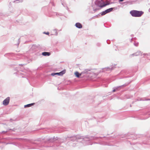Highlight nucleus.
Wrapping results in <instances>:
<instances>
[{
	"label": "nucleus",
	"instance_id": "f257e3e1",
	"mask_svg": "<svg viewBox=\"0 0 150 150\" xmlns=\"http://www.w3.org/2000/svg\"><path fill=\"white\" fill-rule=\"evenodd\" d=\"M130 13L133 17H140L144 13V12L142 11L133 10L130 12Z\"/></svg>",
	"mask_w": 150,
	"mask_h": 150
},
{
	"label": "nucleus",
	"instance_id": "f03ea898",
	"mask_svg": "<svg viewBox=\"0 0 150 150\" xmlns=\"http://www.w3.org/2000/svg\"><path fill=\"white\" fill-rule=\"evenodd\" d=\"M97 1L98 5L101 7H103L109 4V3L108 2H107L106 4H104L103 1H102V0H101V1Z\"/></svg>",
	"mask_w": 150,
	"mask_h": 150
},
{
	"label": "nucleus",
	"instance_id": "7ed1b4c3",
	"mask_svg": "<svg viewBox=\"0 0 150 150\" xmlns=\"http://www.w3.org/2000/svg\"><path fill=\"white\" fill-rule=\"evenodd\" d=\"M10 99V98L9 97L7 98L3 101V104L5 105H8L9 103Z\"/></svg>",
	"mask_w": 150,
	"mask_h": 150
},
{
	"label": "nucleus",
	"instance_id": "20e7f679",
	"mask_svg": "<svg viewBox=\"0 0 150 150\" xmlns=\"http://www.w3.org/2000/svg\"><path fill=\"white\" fill-rule=\"evenodd\" d=\"M75 25L76 27L79 28H81L82 27V25L79 23H76Z\"/></svg>",
	"mask_w": 150,
	"mask_h": 150
},
{
	"label": "nucleus",
	"instance_id": "39448f33",
	"mask_svg": "<svg viewBox=\"0 0 150 150\" xmlns=\"http://www.w3.org/2000/svg\"><path fill=\"white\" fill-rule=\"evenodd\" d=\"M42 55L44 56H49L50 55V53L49 52H44L42 53Z\"/></svg>",
	"mask_w": 150,
	"mask_h": 150
},
{
	"label": "nucleus",
	"instance_id": "423d86ee",
	"mask_svg": "<svg viewBox=\"0 0 150 150\" xmlns=\"http://www.w3.org/2000/svg\"><path fill=\"white\" fill-rule=\"evenodd\" d=\"M65 71H63L59 73H55L56 75H62L63 74H65Z\"/></svg>",
	"mask_w": 150,
	"mask_h": 150
},
{
	"label": "nucleus",
	"instance_id": "0eeeda50",
	"mask_svg": "<svg viewBox=\"0 0 150 150\" xmlns=\"http://www.w3.org/2000/svg\"><path fill=\"white\" fill-rule=\"evenodd\" d=\"M34 104V103H32L28 104H27V105H24V107L25 108H26V107H30L33 105Z\"/></svg>",
	"mask_w": 150,
	"mask_h": 150
},
{
	"label": "nucleus",
	"instance_id": "6e6552de",
	"mask_svg": "<svg viewBox=\"0 0 150 150\" xmlns=\"http://www.w3.org/2000/svg\"><path fill=\"white\" fill-rule=\"evenodd\" d=\"M75 74L76 76L77 77H79L81 75V74H79L78 72L76 71L75 73Z\"/></svg>",
	"mask_w": 150,
	"mask_h": 150
},
{
	"label": "nucleus",
	"instance_id": "1a4fd4ad",
	"mask_svg": "<svg viewBox=\"0 0 150 150\" xmlns=\"http://www.w3.org/2000/svg\"><path fill=\"white\" fill-rule=\"evenodd\" d=\"M113 10L112 8H109L108 9H107L105 10L106 13H109L111 11Z\"/></svg>",
	"mask_w": 150,
	"mask_h": 150
},
{
	"label": "nucleus",
	"instance_id": "9d476101",
	"mask_svg": "<svg viewBox=\"0 0 150 150\" xmlns=\"http://www.w3.org/2000/svg\"><path fill=\"white\" fill-rule=\"evenodd\" d=\"M106 13H106V11H103L102 12L101 15L102 16H103V15H104Z\"/></svg>",
	"mask_w": 150,
	"mask_h": 150
},
{
	"label": "nucleus",
	"instance_id": "9b49d317",
	"mask_svg": "<svg viewBox=\"0 0 150 150\" xmlns=\"http://www.w3.org/2000/svg\"><path fill=\"white\" fill-rule=\"evenodd\" d=\"M44 33L46 35H49V33L48 32H47V33L44 32Z\"/></svg>",
	"mask_w": 150,
	"mask_h": 150
},
{
	"label": "nucleus",
	"instance_id": "f8f14e48",
	"mask_svg": "<svg viewBox=\"0 0 150 150\" xmlns=\"http://www.w3.org/2000/svg\"><path fill=\"white\" fill-rule=\"evenodd\" d=\"M55 75H56V74H55V73H52L51 74V75L53 76H54Z\"/></svg>",
	"mask_w": 150,
	"mask_h": 150
},
{
	"label": "nucleus",
	"instance_id": "ddd939ff",
	"mask_svg": "<svg viewBox=\"0 0 150 150\" xmlns=\"http://www.w3.org/2000/svg\"><path fill=\"white\" fill-rule=\"evenodd\" d=\"M120 1H123L124 0H119Z\"/></svg>",
	"mask_w": 150,
	"mask_h": 150
},
{
	"label": "nucleus",
	"instance_id": "4468645a",
	"mask_svg": "<svg viewBox=\"0 0 150 150\" xmlns=\"http://www.w3.org/2000/svg\"><path fill=\"white\" fill-rule=\"evenodd\" d=\"M115 91V90H113V92Z\"/></svg>",
	"mask_w": 150,
	"mask_h": 150
},
{
	"label": "nucleus",
	"instance_id": "2eb2a0df",
	"mask_svg": "<svg viewBox=\"0 0 150 150\" xmlns=\"http://www.w3.org/2000/svg\"><path fill=\"white\" fill-rule=\"evenodd\" d=\"M55 30V31H57V30H56V29H55V30Z\"/></svg>",
	"mask_w": 150,
	"mask_h": 150
}]
</instances>
